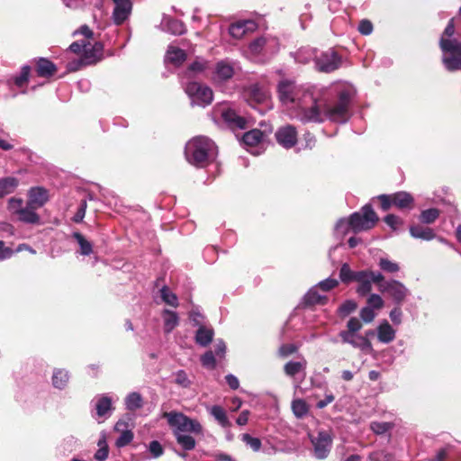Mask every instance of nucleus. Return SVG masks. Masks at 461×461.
Segmentation results:
<instances>
[{
  "mask_svg": "<svg viewBox=\"0 0 461 461\" xmlns=\"http://www.w3.org/2000/svg\"><path fill=\"white\" fill-rule=\"evenodd\" d=\"M439 216V211L435 208L428 209L420 213V221L424 223H432Z\"/></svg>",
  "mask_w": 461,
  "mask_h": 461,
  "instance_id": "de8ad7c7",
  "label": "nucleus"
},
{
  "mask_svg": "<svg viewBox=\"0 0 461 461\" xmlns=\"http://www.w3.org/2000/svg\"><path fill=\"white\" fill-rule=\"evenodd\" d=\"M99 449L95 454V458L97 461H104L108 456V447L105 440V436H103L102 438L98 441Z\"/></svg>",
  "mask_w": 461,
  "mask_h": 461,
  "instance_id": "a18cd8bd",
  "label": "nucleus"
},
{
  "mask_svg": "<svg viewBox=\"0 0 461 461\" xmlns=\"http://www.w3.org/2000/svg\"><path fill=\"white\" fill-rule=\"evenodd\" d=\"M439 46L444 53L461 55V40L441 37Z\"/></svg>",
  "mask_w": 461,
  "mask_h": 461,
  "instance_id": "b1692460",
  "label": "nucleus"
},
{
  "mask_svg": "<svg viewBox=\"0 0 461 461\" xmlns=\"http://www.w3.org/2000/svg\"><path fill=\"white\" fill-rule=\"evenodd\" d=\"M35 210L36 208L31 206L27 203L26 206L23 207L22 211H20V213L17 215V220L29 224L40 223L41 218Z\"/></svg>",
  "mask_w": 461,
  "mask_h": 461,
  "instance_id": "aec40b11",
  "label": "nucleus"
},
{
  "mask_svg": "<svg viewBox=\"0 0 461 461\" xmlns=\"http://www.w3.org/2000/svg\"><path fill=\"white\" fill-rule=\"evenodd\" d=\"M380 291L387 293L393 302L400 305L410 295V290L400 281L391 280L380 285Z\"/></svg>",
  "mask_w": 461,
  "mask_h": 461,
  "instance_id": "6e6552de",
  "label": "nucleus"
},
{
  "mask_svg": "<svg viewBox=\"0 0 461 461\" xmlns=\"http://www.w3.org/2000/svg\"><path fill=\"white\" fill-rule=\"evenodd\" d=\"M350 98V92L343 90L339 93L338 103L330 106L326 100L317 99L312 94H307L300 102L299 120L303 122H321L328 118L345 122Z\"/></svg>",
  "mask_w": 461,
  "mask_h": 461,
  "instance_id": "f257e3e1",
  "label": "nucleus"
},
{
  "mask_svg": "<svg viewBox=\"0 0 461 461\" xmlns=\"http://www.w3.org/2000/svg\"><path fill=\"white\" fill-rule=\"evenodd\" d=\"M214 336V331L212 328L201 325L195 333V342L202 346L206 347L209 345Z\"/></svg>",
  "mask_w": 461,
  "mask_h": 461,
  "instance_id": "5701e85b",
  "label": "nucleus"
},
{
  "mask_svg": "<svg viewBox=\"0 0 461 461\" xmlns=\"http://www.w3.org/2000/svg\"><path fill=\"white\" fill-rule=\"evenodd\" d=\"M277 90L279 99L284 104H294L296 109L295 116L299 119L301 110L300 102L305 95L310 93L304 92L301 95L302 90L294 84V81L288 79L281 80L278 84Z\"/></svg>",
  "mask_w": 461,
  "mask_h": 461,
  "instance_id": "20e7f679",
  "label": "nucleus"
},
{
  "mask_svg": "<svg viewBox=\"0 0 461 461\" xmlns=\"http://www.w3.org/2000/svg\"><path fill=\"white\" fill-rule=\"evenodd\" d=\"M378 221L376 213L369 204L362 207L360 212H354L349 218V225L357 233L372 229Z\"/></svg>",
  "mask_w": 461,
  "mask_h": 461,
  "instance_id": "39448f33",
  "label": "nucleus"
},
{
  "mask_svg": "<svg viewBox=\"0 0 461 461\" xmlns=\"http://www.w3.org/2000/svg\"><path fill=\"white\" fill-rule=\"evenodd\" d=\"M392 454L385 451L374 452L369 456L368 461H392Z\"/></svg>",
  "mask_w": 461,
  "mask_h": 461,
  "instance_id": "13d9d810",
  "label": "nucleus"
},
{
  "mask_svg": "<svg viewBox=\"0 0 461 461\" xmlns=\"http://www.w3.org/2000/svg\"><path fill=\"white\" fill-rule=\"evenodd\" d=\"M233 68L230 64L221 61L217 63L215 68V79L220 81L227 80L233 76Z\"/></svg>",
  "mask_w": 461,
  "mask_h": 461,
  "instance_id": "c85d7f7f",
  "label": "nucleus"
},
{
  "mask_svg": "<svg viewBox=\"0 0 461 461\" xmlns=\"http://www.w3.org/2000/svg\"><path fill=\"white\" fill-rule=\"evenodd\" d=\"M162 317L166 333H170L179 323V318L176 312L166 309L162 312Z\"/></svg>",
  "mask_w": 461,
  "mask_h": 461,
  "instance_id": "a878e982",
  "label": "nucleus"
},
{
  "mask_svg": "<svg viewBox=\"0 0 461 461\" xmlns=\"http://www.w3.org/2000/svg\"><path fill=\"white\" fill-rule=\"evenodd\" d=\"M355 281L359 285L357 288V292L359 295H366L372 290V281L367 275V270L357 271V277L355 276Z\"/></svg>",
  "mask_w": 461,
  "mask_h": 461,
  "instance_id": "412c9836",
  "label": "nucleus"
},
{
  "mask_svg": "<svg viewBox=\"0 0 461 461\" xmlns=\"http://www.w3.org/2000/svg\"><path fill=\"white\" fill-rule=\"evenodd\" d=\"M370 429L375 433V434H384L387 431H389L392 429V424L390 422H378L374 421L370 424Z\"/></svg>",
  "mask_w": 461,
  "mask_h": 461,
  "instance_id": "603ef678",
  "label": "nucleus"
},
{
  "mask_svg": "<svg viewBox=\"0 0 461 461\" xmlns=\"http://www.w3.org/2000/svg\"><path fill=\"white\" fill-rule=\"evenodd\" d=\"M266 139V134H264L260 130L254 129L243 135L242 140L243 143L247 147L255 148L258 146H263Z\"/></svg>",
  "mask_w": 461,
  "mask_h": 461,
  "instance_id": "f3484780",
  "label": "nucleus"
},
{
  "mask_svg": "<svg viewBox=\"0 0 461 461\" xmlns=\"http://www.w3.org/2000/svg\"><path fill=\"white\" fill-rule=\"evenodd\" d=\"M221 118L230 126L244 129L246 121L243 117L238 115L236 112L229 107L219 108Z\"/></svg>",
  "mask_w": 461,
  "mask_h": 461,
  "instance_id": "2eb2a0df",
  "label": "nucleus"
},
{
  "mask_svg": "<svg viewBox=\"0 0 461 461\" xmlns=\"http://www.w3.org/2000/svg\"><path fill=\"white\" fill-rule=\"evenodd\" d=\"M230 34L235 39L242 38L246 33V29H244V25L242 24V21H240L236 23L230 25L229 29Z\"/></svg>",
  "mask_w": 461,
  "mask_h": 461,
  "instance_id": "3c124183",
  "label": "nucleus"
},
{
  "mask_svg": "<svg viewBox=\"0 0 461 461\" xmlns=\"http://www.w3.org/2000/svg\"><path fill=\"white\" fill-rule=\"evenodd\" d=\"M367 306L374 310H379L384 307V301L379 294H372L367 298Z\"/></svg>",
  "mask_w": 461,
  "mask_h": 461,
  "instance_id": "6e6d98bb",
  "label": "nucleus"
},
{
  "mask_svg": "<svg viewBox=\"0 0 461 461\" xmlns=\"http://www.w3.org/2000/svg\"><path fill=\"white\" fill-rule=\"evenodd\" d=\"M277 142L285 149H291L297 142V132L294 126L281 127L276 132Z\"/></svg>",
  "mask_w": 461,
  "mask_h": 461,
  "instance_id": "9b49d317",
  "label": "nucleus"
},
{
  "mask_svg": "<svg viewBox=\"0 0 461 461\" xmlns=\"http://www.w3.org/2000/svg\"><path fill=\"white\" fill-rule=\"evenodd\" d=\"M68 373L62 369L55 370L52 375V384L54 387L63 389L68 382Z\"/></svg>",
  "mask_w": 461,
  "mask_h": 461,
  "instance_id": "72a5a7b5",
  "label": "nucleus"
},
{
  "mask_svg": "<svg viewBox=\"0 0 461 461\" xmlns=\"http://www.w3.org/2000/svg\"><path fill=\"white\" fill-rule=\"evenodd\" d=\"M19 185V179L14 176L0 178V199L13 194Z\"/></svg>",
  "mask_w": 461,
  "mask_h": 461,
  "instance_id": "4be33fe9",
  "label": "nucleus"
},
{
  "mask_svg": "<svg viewBox=\"0 0 461 461\" xmlns=\"http://www.w3.org/2000/svg\"><path fill=\"white\" fill-rule=\"evenodd\" d=\"M202 365L209 369H213L216 366V360L212 351H207L201 357Z\"/></svg>",
  "mask_w": 461,
  "mask_h": 461,
  "instance_id": "4d7b16f0",
  "label": "nucleus"
},
{
  "mask_svg": "<svg viewBox=\"0 0 461 461\" xmlns=\"http://www.w3.org/2000/svg\"><path fill=\"white\" fill-rule=\"evenodd\" d=\"M357 305L354 301L348 300L340 305L339 312L340 313L347 315L354 312L357 309Z\"/></svg>",
  "mask_w": 461,
  "mask_h": 461,
  "instance_id": "338daca9",
  "label": "nucleus"
},
{
  "mask_svg": "<svg viewBox=\"0 0 461 461\" xmlns=\"http://www.w3.org/2000/svg\"><path fill=\"white\" fill-rule=\"evenodd\" d=\"M57 67L50 60L41 58L37 62V73L40 77H48L55 74Z\"/></svg>",
  "mask_w": 461,
  "mask_h": 461,
  "instance_id": "393cba45",
  "label": "nucleus"
},
{
  "mask_svg": "<svg viewBox=\"0 0 461 461\" xmlns=\"http://www.w3.org/2000/svg\"><path fill=\"white\" fill-rule=\"evenodd\" d=\"M217 154V148L213 141L203 136L190 140L185 149L186 160L196 167H203L212 160Z\"/></svg>",
  "mask_w": 461,
  "mask_h": 461,
  "instance_id": "f03ea898",
  "label": "nucleus"
},
{
  "mask_svg": "<svg viewBox=\"0 0 461 461\" xmlns=\"http://www.w3.org/2000/svg\"><path fill=\"white\" fill-rule=\"evenodd\" d=\"M30 74V67L24 66L22 68V71L18 77L14 78V83L18 86H22L24 83L28 81Z\"/></svg>",
  "mask_w": 461,
  "mask_h": 461,
  "instance_id": "bf43d9fd",
  "label": "nucleus"
},
{
  "mask_svg": "<svg viewBox=\"0 0 461 461\" xmlns=\"http://www.w3.org/2000/svg\"><path fill=\"white\" fill-rule=\"evenodd\" d=\"M292 410L297 418H303L309 411V406L303 399H295L292 402Z\"/></svg>",
  "mask_w": 461,
  "mask_h": 461,
  "instance_id": "4c0bfd02",
  "label": "nucleus"
},
{
  "mask_svg": "<svg viewBox=\"0 0 461 461\" xmlns=\"http://www.w3.org/2000/svg\"><path fill=\"white\" fill-rule=\"evenodd\" d=\"M358 31L363 35H369L373 32V24L368 20H362L358 25Z\"/></svg>",
  "mask_w": 461,
  "mask_h": 461,
  "instance_id": "774afa93",
  "label": "nucleus"
},
{
  "mask_svg": "<svg viewBox=\"0 0 461 461\" xmlns=\"http://www.w3.org/2000/svg\"><path fill=\"white\" fill-rule=\"evenodd\" d=\"M115 7L113 10V20L116 24H122L129 16L131 10L130 0H113Z\"/></svg>",
  "mask_w": 461,
  "mask_h": 461,
  "instance_id": "4468645a",
  "label": "nucleus"
},
{
  "mask_svg": "<svg viewBox=\"0 0 461 461\" xmlns=\"http://www.w3.org/2000/svg\"><path fill=\"white\" fill-rule=\"evenodd\" d=\"M186 55L181 49L170 46L167 51L166 59L175 66H180L185 60Z\"/></svg>",
  "mask_w": 461,
  "mask_h": 461,
  "instance_id": "cd10ccee",
  "label": "nucleus"
},
{
  "mask_svg": "<svg viewBox=\"0 0 461 461\" xmlns=\"http://www.w3.org/2000/svg\"><path fill=\"white\" fill-rule=\"evenodd\" d=\"M73 237L77 241L80 247V252L82 255L88 256L92 253V244L85 239V237L79 232H75Z\"/></svg>",
  "mask_w": 461,
  "mask_h": 461,
  "instance_id": "a19ab883",
  "label": "nucleus"
},
{
  "mask_svg": "<svg viewBox=\"0 0 461 461\" xmlns=\"http://www.w3.org/2000/svg\"><path fill=\"white\" fill-rule=\"evenodd\" d=\"M126 408L130 411H135L142 406L141 395L138 393H130L125 399Z\"/></svg>",
  "mask_w": 461,
  "mask_h": 461,
  "instance_id": "58836bf2",
  "label": "nucleus"
},
{
  "mask_svg": "<svg viewBox=\"0 0 461 461\" xmlns=\"http://www.w3.org/2000/svg\"><path fill=\"white\" fill-rule=\"evenodd\" d=\"M210 414L218 421L222 427L230 426V421L227 417L225 410L219 406L213 405L208 409Z\"/></svg>",
  "mask_w": 461,
  "mask_h": 461,
  "instance_id": "473e14b6",
  "label": "nucleus"
},
{
  "mask_svg": "<svg viewBox=\"0 0 461 461\" xmlns=\"http://www.w3.org/2000/svg\"><path fill=\"white\" fill-rule=\"evenodd\" d=\"M174 383L182 388H188L192 384L188 375L184 370H178L173 374Z\"/></svg>",
  "mask_w": 461,
  "mask_h": 461,
  "instance_id": "ea45409f",
  "label": "nucleus"
},
{
  "mask_svg": "<svg viewBox=\"0 0 461 461\" xmlns=\"http://www.w3.org/2000/svg\"><path fill=\"white\" fill-rule=\"evenodd\" d=\"M326 301V297L320 294L317 291V287L311 288L304 296V302L306 304H323Z\"/></svg>",
  "mask_w": 461,
  "mask_h": 461,
  "instance_id": "e433bc0d",
  "label": "nucleus"
},
{
  "mask_svg": "<svg viewBox=\"0 0 461 461\" xmlns=\"http://www.w3.org/2000/svg\"><path fill=\"white\" fill-rule=\"evenodd\" d=\"M113 410L111 397L102 394L96 397L95 411L98 417L110 416Z\"/></svg>",
  "mask_w": 461,
  "mask_h": 461,
  "instance_id": "dca6fc26",
  "label": "nucleus"
},
{
  "mask_svg": "<svg viewBox=\"0 0 461 461\" xmlns=\"http://www.w3.org/2000/svg\"><path fill=\"white\" fill-rule=\"evenodd\" d=\"M163 417L167 418L169 426L173 428L174 435L179 432L184 434H203V427L200 422L197 420L190 419L181 412H164Z\"/></svg>",
  "mask_w": 461,
  "mask_h": 461,
  "instance_id": "7ed1b4c3",
  "label": "nucleus"
},
{
  "mask_svg": "<svg viewBox=\"0 0 461 461\" xmlns=\"http://www.w3.org/2000/svg\"><path fill=\"white\" fill-rule=\"evenodd\" d=\"M49 200L48 191L43 187H32L28 191L27 203L38 209L42 207Z\"/></svg>",
  "mask_w": 461,
  "mask_h": 461,
  "instance_id": "ddd939ff",
  "label": "nucleus"
},
{
  "mask_svg": "<svg viewBox=\"0 0 461 461\" xmlns=\"http://www.w3.org/2000/svg\"><path fill=\"white\" fill-rule=\"evenodd\" d=\"M360 317L366 323L372 322L375 318L374 309L368 306L362 308L360 311Z\"/></svg>",
  "mask_w": 461,
  "mask_h": 461,
  "instance_id": "052dcab7",
  "label": "nucleus"
},
{
  "mask_svg": "<svg viewBox=\"0 0 461 461\" xmlns=\"http://www.w3.org/2000/svg\"><path fill=\"white\" fill-rule=\"evenodd\" d=\"M307 366L305 359L301 361H289L284 366V371L288 376H294L295 375L304 372Z\"/></svg>",
  "mask_w": 461,
  "mask_h": 461,
  "instance_id": "c756f323",
  "label": "nucleus"
},
{
  "mask_svg": "<svg viewBox=\"0 0 461 461\" xmlns=\"http://www.w3.org/2000/svg\"><path fill=\"white\" fill-rule=\"evenodd\" d=\"M377 331L378 339L383 343H389L395 338V330L386 321L380 324Z\"/></svg>",
  "mask_w": 461,
  "mask_h": 461,
  "instance_id": "bb28decb",
  "label": "nucleus"
},
{
  "mask_svg": "<svg viewBox=\"0 0 461 461\" xmlns=\"http://www.w3.org/2000/svg\"><path fill=\"white\" fill-rule=\"evenodd\" d=\"M177 443L185 449V450H192L195 447V439L194 437L187 433H176L175 435Z\"/></svg>",
  "mask_w": 461,
  "mask_h": 461,
  "instance_id": "c9c22d12",
  "label": "nucleus"
},
{
  "mask_svg": "<svg viewBox=\"0 0 461 461\" xmlns=\"http://www.w3.org/2000/svg\"><path fill=\"white\" fill-rule=\"evenodd\" d=\"M149 450L153 457H158L163 454V447L157 440H153L149 443Z\"/></svg>",
  "mask_w": 461,
  "mask_h": 461,
  "instance_id": "69168bd1",
  "label": "nucleus"
},
{
  "mask_svg": "<svg viewBox=\"0 0 461 461\" xmlns=\"http://www.w3.org/2000/svg\"><path fill=\"white\" fill-rule=\"evenodd\" d=\"M23 201L22 198L11 197L7 201V210L12 215H17L20 213V211L23 208Z\"/></svg>",
  "mask_w": 461,
  "mask_h": 461,
  "instance_id": "37998d69",
  "label": "nucleus"
},
{
  "mask_svg": "<svg viewBox=\"0 0 461 461\" xmlns=\"http://www.w3.org/2000/svg\"><path fill=\"white\" fill-rule=\"evenodd\" d=\"M267 99V92L258 85L252 86L248 91V101L251 105L264 104Z\"/></svg>",
  "mask_w": 461,
  "mask_h": 461,
  "instance_id": "6ab92c4d",
  "label": "nucleus"
},
{
  "mask_svg": "<svg viewBox=\"0 0 461 461\" xmlns=\"http://www.w3.org/2000/svg\"><path fill=\"white\" fill-rule=\"evenodd\" d=\"M357 272H354L350 269L348 264L344 263L341 266L339 271V278L343 283H349L351 281H355V276L357 277Z\"/></svg>",
  "mask_w": 461,
  "mask_h": 461,
  "instance_id": "c03bdc74",
  "label": "nucleus"
},
{
  "mask_svg": "<svg viewBox=\"0 0 461 461\" xmlns=\"http://www.w3.org/2000/svg\"><path fill=\"white\" fill-rule=\"evenodd\" d=\"M206 68V62L203 60H195L187 68L186 75L191 77L201 72Z\"/></svg>",
  "mask_w": 461,
  "mask_h": 461,
  "instance_id": "09e8293b",
  "label": "nucleus"
},
{
  "mask_svg": "<svg viewBox=\"0 0 461 461\" xmlns=\"http://www.w3.org/2000/svg\"><path fill=\"white\" fill-rule=\"evenodd\" d=\"M168 30L173 34H182L185 32V26L183 23L177 20H172L168 23Z\"/></svg>",
  "mask_w": 461,
  "mask_h": 461,
  "instance_id": "680f3d73",
  "label": "nucleus"
},
{
  "mask_svg": "<svg viewBox=\"0 0 461 461\" xmlns=\"http://www.w3.org/2000/svg\"><path fill=\"white\" fill-rule=\"evenodd\" d=\"M410 233L413 238L424 240H430L435 238L433 230L429 227L411 226L410 228Z\"/></svg>",
  "mask_w": 461,
  "mask_h": 461,
  "instance_id": "7c9ffc66",
  "label": "nucleus"
},
{
  "mask_svg": "<svg viewBox=\"0 0 461 461\" xmlns=\"http://www.w3.org/2000/svg\"><path fill=\"white\" fill-rule=\"evenodd\" d=\"M443 63L446 68L449 71L461 69V55L450 54V56L444 55Z\"/></svg>",
  "mask_w": 461,
  "mask_h": 461,
  "instance_id": "f704fd0d",
  "label": "nucleus"
},
{
  "mask_svg": "<svg viewBox=\"0 0 461 461\" xmlns=\"http://www.w3.org/2000/svg\"><path fill=\"white\" fill-rule=\"evenodd\" d=\"M185 90L191 99L192 104L206 106L212 101V91L205 85L197 82H190L186 85Z\"/></svg>",
  "mask_w": 461,
  "mask_h": 461,
  "instance_id": "423d86ee",
  "label": "nucleus"
},
{
  "mask_svg": "<svg viewBox=\"0 0 461 461\" xmlns=\"http://www.w3.org/2000/svg\"><path fill=\"white\" fill-rule=\"evenodd\" d=\"M103 49L104 47L101 42H95L93 45L87 42L86 45L84 46L82 59L77 64H69L68 69L74 71L78 69L81 64H95L101 60L103 57Z\"/></svg>",
  "mask_w": 461,
  "mask_h": 461,
  "instance_id": "0eeeda50",
  "label": "nucleus"
},
{
  "mask_svg": "<svg viewBox=\"0 0 461 461\" xmlns=\"http://www.w3.org/2000/svg\"><path fill=\"white\" fill-rule=\"evenodd\" d=\"M242 441L246 443L247 446H249L251 449L254 451H258L261 447V441L258 438H254L250 436L249 434H243L242 435Z\"/></svg>",
  "mask_w": 461,
  "mask_h": 461,
  "instance_id": "864d4df0",
  "label": "nucleus"
},
{
  "mask_svg": "<svg viewBox=\"0 0 461 461\" xmlns=\"http://www.w3.org/2000/svg\"><path fill=\"white\" fill-rule=\"evenodd\" d=\"M338 285H339L338 280L333 279V278H327V279H325L323 281H321L318 284V287H320L321 290L327 292V291H330V290L333 289Z\"/></svg>",
  "mask_w": 461,
  "mask_h": 461,
  "instance_id": "0e129e2a",
  "label": "nucleus"
},
{
  "mask_svg": "<svg viewBox=\"0 0 461 461\" xmlns=\"http://www.w3.org/2000/svg\"><path fill=\"white\" fill-rule=\"evenodd\" d=\"M266 44L267 39L265 37L258 38L249 44V50L255 55L259 54Z\"/></svg>",
  "mask_w": 461,
  "mask_h": 461,
  "instance_id": "5fc2aeb1",
  "label": "nucleus"
},
{
  "mask_svg": "<svg viewBox=\"0 0 461 461\" xmlns=\"http://www.w3.org/2000/svg\"><path fill=\"white\" fill-rule=\"evenodd\" d=\"M160 295L165 303L175 308L178 306V299L176 295L172 293L167 286L161 288Z\"/></svg>",
  "mask_w": 461,
  "mask_h": 461,
  "instance_id": "79ce46f5",
  "label": "nucleus"
},
{
  "mask_svg": "<svg viewBox=\"0 0 461 461\" xmlns=\"http://www.w3.org/2000/svg\"><path fill=\"white\" fill-rule=\"evenodd\" d=\"M127 424L124 421L119 420L115 426L114 430L121 432V435L116 439L115 446L117 447H123L129 445L133 439V433L130 429H124Z\"/></svg>",
  "mask_w": 461,
  "mask_h": 461,
  "instance_id": "a211bd4d",
  "label": "nucleus"
},
{
  "mask_svg": "<svg viewBox=\"0 0 461 461\" xmlns=\"http://www.w3.org/2000/svg\"><path fill=\"white\" fill-rule=\"evenodd\" d=\"M348 330H345L346 332H351V334L355 333L361 330L362 323L361 321L357 318H350L347 324Z\"/></svg>",
  "mask_w": 461,
  "mask_h": 461,
  "instance_id": "e2e57ef3",
  "label": "nucleus"
},
{
  "mask_svg": "<svg viewBox=\"0 0 461 461\" xmlns=\"http://www.w3.org/2000/svg\"><path fill=\"white\" fill-rule=\"evenodd\" d=\"M331 437L326 431H321L316 438H312V442L314 446L315 456L319 459H324L327 457L330 447H331Z\"/></svg>",
  "mask_w": 461,
  "mask_h": 461,
  "instance_id": "9d476101",
  "label": "nucleus"
},
{
  "mask_svg": "<svg viewBox=\"0 0 461 461\" xmlns=\"http://www.w3.org/2000/svg\"><path fill=\"white\" fill-rule=\"evenodd\" d=\"M315 63L320 71L329 73L339 68L341 60L336 52L330 50L317 57Z\"/></svg>",
  "mask_w": 461,
  "mask_h": 461,
  "instance_id": "1a4fd4ad",
  "label": "nucleus"
},
{
  "mask_svg": "<svg viewBox=\"0 0 461 461\" xmlns=\"http://www.w3.org/2000/svg\"><path fill=\"white\" fill-rule=\"evenodd\" d=\"M412 202L411 195L406 192H398L392 195L393 205L398 208H407Z\"/></svg>",
  "mask_w": 461,
  "mask_h": 461,
  "instance_id": "2f4dec72",
  "label": "nucleus"
},
{
  "mask_svg": "<svg viewBox=\"0 0 461 461\" xmlns=\"http://www.w3.org/2000/svg\"><path fill=\"white\" fill-rule=\"evenodd\" d=\"M339 337L343 343L350 344L363 351L369 352L372 350V344L366 337L346 331H340Z\"/></svg>",
  "mask_w": 461,
  "mask_h": 461,
  "instance_id": "f8f14e48",
  "label": "nucleus"
},
{
  "mask_svg": "<svg viewBox=\"0 0 461 461\" xmlns=\"http://www.w3.org/2000/svg\"><path fill=\"white\" fill-rule=\"evenodd\" d=\"M317 58L315 51L310 48L301 49L297 53L295 59L301 63H307L310 59Z\"/></svg>",
  "mask_w": 461,
  "mask_h": 461,
  "instance_id": "49530a36",
  "label": "nucleus"
},
{
  "mask_svg": "<svg viewBox=\"0 0 461 461\" xmlns=\"http://www.w3.org/2000/svg\"><path fill=\"white\" fill-rule=\"evenodd\" d=\"M379 267L383 271L387 273H395L400 270V267L397 263L384 258H380Z\"/></svg>",
  "mask_w": 461,
  "mask_h": 461,
  "instance_id": "8fccbe9b",
  "label": "nucleus"
}]
</instances>
